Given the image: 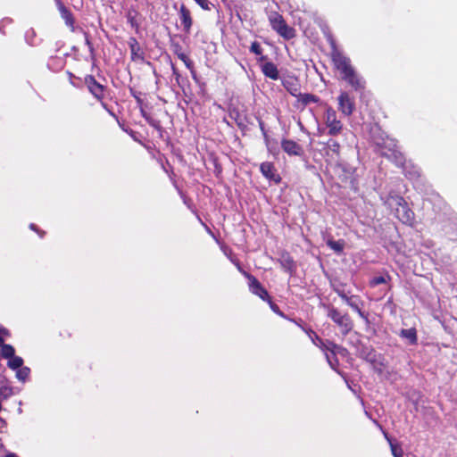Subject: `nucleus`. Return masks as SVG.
Returning <instances> with one entry per match:
<instances>
[{"mask_svg": "<svg viewBox=\"0 0 457 457\" xmlns=\"http://www.w3.org/2000/svg\"><path fill=\"white\" fill-rule=\"evenodd\" d=\"M326 123L329 129L330 135H337L342 129L341 122L337 120V114L332 110H328L326 112Z\"/></svg>", "mask_w": 457, "mask_h": 457, "instance_id": "7ed1b4c3", "label": "nucleus"}, {"mask_svg": "<svg viewBox=\"0 0 457 457\" xmlns=\"http://www.w3.org/2000/svg\"><path fill=\"white\" fill-rule=\"evenodd\" d=\"M198 5H200L202 8L205 10L210 9V4L208 0H195Z\"/></svg>", "mask_w": 457, "mask_h": 457, "instance_id": "6ab92c4d", "label": "nucleus"}, {"mask_svg": "<svg viewBox=\"0 0 457 457\" xmlns=\"http://www.w3.org/2000/svg\"><path fill=\"white\" fill-rule=\"evenodd\" d=\"M88 86H89L91 93L93 95H95L96 96H100L101 94L103 93V87L101 85L96 83V81L93 80V79H90Z\"/></svg>", "mask_w": 457, "mask_h": 457, "instance_id": "ddd939ff", "label": "nucleus"}, {"mask_svg": "<svg viewBox=\"0 0 457 457\" xmlns=\"http://www.w3.org/2000/svg\"><path fill=\"white\" fill-rule=\"evenodd\" d=\"M338 109L346 115L352 114L354 110V104L348 96L347 93H342L338 96Z\"/></svg>", "mask_w": 457, "mask_h": 457, "instance_id": "20e7f679", "label": "nucleus"}, {"mask_svg": "<svg viewBox=\"0 0 457 457\" xmlns=\"http://www.w3.org/2000/svg\"><path fill=\"white\" fill-rule=\"evenodd\" d=\"M330 316L332 317V319H334V320L336 322L340 323V324L344 323V324H345V326H347V323H346L347 318L339 316L337 312H331Z\"/></svg>", "mask_w": 457, "mask_h": 457, "instance_id": "f3484780", "label": "nucleus"}, {"mask_svg": "<svg viewBox=\"0 0 457 457\" xmlns=\"http://www.w3.org/2000/svg\"><path fill=\"white\" fill-rule=\"evenodd\" d=\"M327 244L330 247L331 250H333L337 253L343 252L345 245V243L342 240H339V241L328 240L327 242Z\"/></svg>", "mask_w": 457, "mask_h": 457, "instance_id": "9b49d317", "label": "nucleus"}, {"mask_svg": "<svg viewBox=\"0 0 457 457\" xmlns=\"http://www.w3.org/2000/svg\"><path fill=\"white\" fill-rule=\"evenodd\" d=\"M29 369L22 368V369L18 370L17 377L20 379H21V381H24L26 379V378L29 376Z\"/></svg>", "mask_w": 457, "mask_h": 457, "instance_id": "a211bd4d", "label": "nucleus"}, {"mask_svg": "<svg viewBox=\"0 0 457 457\" xmlns=\"http://www.w3.org/2000/svg\"><path fill=\"white\" fill-rule=\"evenodd\" d=\"M8 366L11 367L12 369H17V368H20L21 366H22V358L21 357H17V356H12L9 361H8Z\"/></svg>", "mask_w": 457, "mask_h": 457, "instance_id": "2eb2a0df", "label": "nucleus"}, {"mask_svg": "<svg viewBox=\"0 0 457 457\" xmlns=\"http://www.w3.org/2000/svg\"><path fill=\"white\" fill-rule=\"evenodd\" d=\"M262 70L263 71V74L270 79H276L278 78V71L276 65L273 64V62H265L262 65Z\"/></svg>", "mask_w": 457, "mask_h": 457, "instance_id": "6e6552de", "label": "nucleus"}, {"mask_svg": "<svg viewBox=\"0 0 457 457\" xmlns=\"http://www.w3.org/2000/svg\"><path fill=\"white\" fill-rule=\"evenodd\" d=\"M180 20L186 30H189L192 25V18L187 7L180 6Z\"/></svg>", "mask_w": 457, "mask_h": 457, "instance_id": "9d476101", "label": "nucleus"}, {"mask_svg": "<svg viewBox=\"0 0 457 457\" xmlns=\"http://www.w3.org/2000/svg\"><path fill=\"white\" fill-rule=\"evenodd\" d=\"M0 411H1V404H0Z\"/></svg>", "mask_w": 457, "mask_h": 457, "instance_id": "a878e982", "label": "nucleus"}, {"mask_svg": "<svg viewBox=\"0 0 457 457\" xmlns=\"http://www.w3.org/2000/svg\"><path fill=\"white\" fill-rule=\"evenodd\" d=\"M313 100H314V98H313V96H308V97H307V100H306V101H307V102H309V101H313Z\"/></svg>", "mask_w": 457, "mask_h": 457, "instance_id": "b1692460", "label": "nucleus"}, {"mask_svg": "<svg viewBox=\"0 0 457 457\" xmlns=\"http://www.w3.org/2000/svg\"><path fill=\"white\" fill-rule=\"evenodd\" d=\"M5 457H18L14 453H8Z\"/></svg>", "mask_w": 457, "mask_h": 457, "instance_id": "393cba45", "label": "nucleus"}, {"mask_svg": "<svg viewBox=\"0 0 457 457\" xmlns=\"http://www.w3.org/2000/svg\"><path fill=\"white\" fill-rule=\"evenodd\" d=\"M402 336L403 337L407 338L411 344L417 341V332L413 328L402 330Z\"/></svg>", "mask_w": 457, "mask_h": 457, "instance_id": "f8f14e48", "label": "nucleus"}, {"mask_svg": "<svg viewBox=\"0 0 457 457\" xmlns=\"http://www.w3.org/2000/svg\"><path fill=\"white\" fill-rule=\"evenodd\" d=\"M384 282H386V279L383 277L374 278L371 280V284L374 285V286L379 285V283H384Z\"/></svg>", "mask_w": 457, "mask_h": 457, "instance_id": "412c9836", "label": "nucleus"}, {"mask_svg": "<svg viewBox=\"0 0 457 457\" xmlns=\"http://www.w3.org/2000/svg\"><path fill=\"white\" fill-rule=\"evenodd\" d=\"M282 149L285 153L291 155H299L302 153V148L292 140H282Z\"/></svg>", "mask_w": 457, "mask_h": 457, "instance_id": "0eeeda50", "label": "nucleus"}, {"mask_svg": "<svg viewBox=\"0 0 457 457\" xmlns=\"http://www.w3.org/2000/svg\"><path fill=\"white\" fill-rule=\"evenodd\" d=\"M386 438L388 440L389 444H390V446H391V451H392V453H393V456L394 457H403V450H402V447L397 445H394L392 443V441L390 440V438L387 436V435L386 434L385 435Z\"/></svg>", "mask_w": 457, "mask_h": 457, "instance_id": "4468645a", "label": "nucleus"}, {"mask_svg": "<svg viewBox=\"0 0 457 457\" xmlns=\"http://www.w3.org/2000/svg\"><path fill=\"white\" fill-rule=\"evenodd\" d=\"M396 216L403 223L410 224L413 220V213L408 206L399 203V207L396 209Z\"/></svg>", "mask_w": 457, "mask_h": 457, "instance_id": "423d86ee", "label": "nucleus"}, {"mask_svg": "<svg viewBox=\"0 0 457 457\" xmlns=\"http://www.w3.org/2000/svg\"><path fill=\"white\" fill-rule=\"evenodd\" d=\"M250 287L253 294L259 295L261 298L264 299L268 296L267 291L261 287L260 283L254 278H250Z\"/></svg>", "mask_w": 457, "mask_h": 457, "instance_id": "1a4fd4ad", "label": "nucleus"}, {"mask_svg": "<svg viewBox=\"0 0 457 457\" xmlns=\"http://www.w3.org/2000/svg\"><path fill=\"white\" fill-rule=\"evenodd\" d=\"M135 44H137V42L135 40H132L131 48H132L133 53H134V50H136V47H134Z\"/></svg>", "mask_w": 457, "mask_h": 457, "instance_id": "5701e85b", "label": "nucleus"}, {"mask_svg": "<svg viewBox=\"0 0 457 457\" xmlns=\"http://www.w3.org/2000/svg\"><path fill=\"white\" fill-rule=\"evenodd\" d=\"M251 51L254 54H261V48L258 42H253L251 46Z\"/></svg>", "mask_w": 457, "mask_h": 457, "instance_id": "aec40b11", "label": "nucleus"}, {"mask_svg": "<svg viewBox=\"0 0 457 457\" xmlns=\"http://www.w3.org/2000/svg\"><path fill=\"white\" fill-rule=\"evenodd\" d=\"M261 172L269 179L276 183H278L281 179L278 173H277L275 166L270 162H263L260 165Z\"/></svg>", "mask_w": 457, "mask_h": 457, "instance_id": "39448f33", "label": "nucleus"}, {"mask_svg": "<svg viewBox=\"0 0 457 457\" xmlns=\"http://www.w3.org/2000/svg\"><path fill=\"white\" fill-rule=\"evenodd\" d=\"M270 22L273 29L282 36L285 39H292L295 32L292 27L288 26L283 20L282 16L278 13L270 15Z\"/></svg>", "mask_w": 457, "mask_h": 457, "instance_id": "f257e3e1", "label": "nucleus"}, {"mask_svg": "<svg viewBox=\"0 0 457 457\" xmlns=\"http://www.w3.org/2000/svg\"><path fill=\"white\" fill-rule=\"evenodd\" d=\"M333 61L335 62V66L341 72L343 77L346 79H349L350 83L353 84V77L354 75V71L351 67L348 59L337 54L333 57Z\"/></svg>", "mask_w": 457, "mask_h": 457, "instance_id": "f03ea898", "label": "nucleus"}, {"mask_svg": "<svg viewBox=\"0 0 457 457\" xmlns=\"http://www.w3.org/2000/svg\"><path fill=\"white\" fill-rule=\"evenodd\" d=\"M135 44H137V42L135 40H132L131 48H132L133 53H134V50H136V47H134Z\"/></svg>", "mask_w": 457, "mask_h": 457, "instance_id": "4be33fe9", "label": "nucleus"}, {"mask_svg": "<svg viewBox=\"0 0 457 457\" xmlns=\"http://www.w3.org/2000/svg\"><path fill=\"white\" fill-rule=\"evenodd\" d=\"M14 348L11 345H4L2 347V355L9 360L14 355Z\"/></svg>", "mask_w": 457, "mask_h": 457, "instance_id": "dca6fc26", "label": "nucleus"}]
</instances>
